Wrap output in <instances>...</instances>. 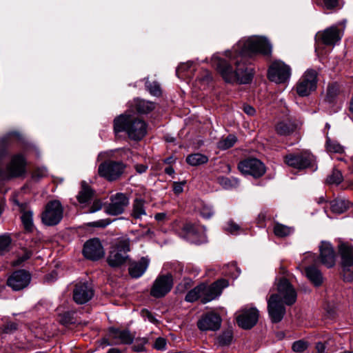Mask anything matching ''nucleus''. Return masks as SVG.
<instances>
[{
    "label": "nucleus",
    "instance_id": "obj_6",
    "mask_svg": "<svg viewBox=\"0 0 353 353\" xmlns=\"http://www.w3.org/2000/svg\"><path fill=\"white\" fill-rule=\"evenodd\" d=\"M63 209L58 200L49 201L41 214L42 222L48 226L57 225L63 218Z\"/></svg>",
    "mask_w": 353,
    "mask_h": 353
},
{
    "label": "nucleus",
    "instance_id": "obj_49",
    "mask_svg": "<svg viewBox=\"0 0 353 353\" xmlns=\"http://www.w3.org/2000/svg\"><path fill=\"white\" fill-rule=\"evenodd\" d=\"M48 174V170L46 168L41 167L37 168L33 172V177L34 179H40L46 176Z\"/></svg>",
    "mask_w": 353,
    "mask_h": 353
},
{
    "label": "nucleus",
    "instance_id": "obj_39",
    "mask_svg": "<svg viewBox=\"0 0 353 353\" xmlns=\"http://www.w3.org/2000/svg\"><path fill=\"white\" fill-rule=\"evenodd\" d=\"M325 146L328 152L342 153L343 152V146L336 141L331 140L330 138L327 139Z\"/></svg>",
    "mask_w": 353,
    "mask_h": 353
},
{
    "label": "nucleus",
    "instance_id": "obj_56",
    "mask_svg": "<svg viewBox=\"0 0 353 353\" xmlns=\"http://www.w3.org/2000/svg\"><path fill=\"white\" fill-rule=\"evenodd\" d=\"M242 109L243 111L248 116H254L256 113V110L248 104H243Z\"/></svg>",
    "mask_w": 353,
    "mask_h": 353
},
{
    "label": "nucleus",
    "instance_id": "obj_46",
    "mask_svg": "<svg viewBox=\"0 0 353 353\" xmlns=\"http://www.w3.org/2000/svg\"><path fill=\"white\" fill-rule=\"evenodd\" d=\"M18 328V324L13 321L6 322L3 327V331L6 334H11Z\"/></svg>",
    "mask_w": 353,
    "mask_h": 353
},
{
    "label": "nucleus",
    "instance_id": "obj_43",
    "mask_svg": "<svg viewBox=\"0 0 353 353\" xmlns=\"http://www.w3.org/2000/svg\"><path fill=\"white\" fill-rule=\"evenodd\" d=\"M308 347V342L304 340H299L292 343V350L296 353H303Z\"/></svg>",
    "mask_w": 353,
    "mask_h": 353
},
{
    "label": "nucleus",
    "instance_id": "obj_48",
    "mask_svg": "<svg viewBox=\"0 0 353 353\" xmlns=\"http://www.w3.org/2000/svg\"><path fill=\"white\" fill-rule=\"evenodd\" d=\"M214 214V210L210 205H203L201 210V215L205 219H210Z\"/></svg>",
    "mask_w": 353,
    "mask_h": 353
},
{
    "label": "nucleus",
    "instance_id": "obj_30",
    "mask_svg": "<svg viewBox=\"0 0 353 353\" xmlns=\"http://www.w3.org/2000/svg\"><path fill=\"white\" fill-rule=\"evenodd\" d=\"M305 274L308 279L316 286L323 283V276L321 271L315 266L311 265L305 268Z\"/></svg>",
    "mask_w": 353,
    "mask_h": 353
},
{
    "label": "nucleus",
    "instance_id": "obj_44",
    "mask_svg": "<svg viewBox=\"0 0 353 353\" xmlns=\"http://www.w3.org/2000/svg\"><path fill=\"white\" fill-rule=\"evenodd\" d=\"M11 243V238L8 235L0 236V254L8 252Z\"/></svg>",
    "mask_w": 353,
    "mask_h": 353
},
{
    "label": "nucleus",
    "instance_id": "obj_29",
    "mask_svg": "<svg viewBox=\"0 0 353 353\" xmlns=\"http://www.w3.org/2000/svg\"><path fill=\"white\" fill-rule=\"evenodd\" d=\"M94 191L84 181L81 183V190L77 196V199L80 203H86L91 200L94 196Z\"/></svg>",
    "mask_w": 353,
    "mask_h": 353
},
{
    "label": "nucleus",
    "instance_id": "obj_61",
    "mask_svg": "<svg viewBox=\"0 0 353 353\" xmlns=\"http://www.w3.org/2000/svg\"><path fill=\"white\" fill-rule=\"evenodd\" d=\"M192 64L190 63H181L176 69V73L179 72L180 71H184L189 68H190Z\"/></svg>",
    "mask_w": 353,
    "mask_h": 353
},
{
    "label": "nucleus",
    "instance_id": "obj_25",
    "mask_svg": "<svg viewBox=\"0 0 353 353\" xmlns=\"http://www.w3.org/2000/svg\"><path fill=\"white\" fill-rule=\"evenodd\" d=\"M129 108L132 112H137L141 114H146L154 110L156 105L154 102L142 99L136 98L128 103Z\"/></svg>",
    "mask_w": 353,
    "mask_h": 353
},
{
    "label": "nucleus",
    "instance_id": "obj_26",
    "mask_svg": "<svg viewBox=\"0 0 353 353\" xmlns=\"http://www.w3.org/2000/svg\"><path fill=\"white\" fill-rule=\"evenodd\" d=\"M108 334L110 339L114 340L115 344H131L134 339V336L128 330L111 327Z\"/></svg>",
    "mask_w": 353,
    "mask_h": 353
},
{
    "label": "nucleus",
    "instance_id": "obj_36",
    "mask_svg": "<svg viewBox=\"0 0 353 353\" xmlns=\"http://www.w3.org/2000/svg\"><path fill=\"white\" fill-rule=\"evenodd\" d=\"M22 214L21 219L22 223L26 230L30 231L33 227L32 212L30 210H25L21 208Z\"/></svg>",
    "mask_w": 353,
    "mask_h": 353
},
{
    "label": "nucleus",
    "instance_id": "obj_1",
    "mask_svg": "<svg viewBox=\"0 0 353 353\" xmlns=\"http://www.w3.org/2000/svg\"><path fill=\"white\" fill-rule=\"evenodd\" d=\"M230 63L219 59L216 68L223 79L228 83H248L252 81V74L248 71L243 59L254 54L270 56L272 53V45L265 38L251 37L239 41L233 48V52H229Z\"/></svg>",
    "mask_w": 353,
    "mask_h": 353
},
{
    "label": "nucleus",
    "instance_id": "obj_37",
    "mask_svg": "<svg viewBox=\"0 0 353 353\" xmlns=\"http://www.w3.org/2000/svg\"><path fill=\"white\" fill-rule=\"evenodd\" d=\"M236 141L237 139L234 135L230 134L218 142V148L223 150H227L232 147Z\"/></svg>",
    "mask_w": 353,
    "mask_h": 353
},
{
    "label": "nucleus",
    "instance_id": "obj_59",
    "mask_svg": "<svg viewBox=\"0 0 353 353\" xmlns=\"http://www.w3.org/2000/svg\"><path fill=\"white\" fill-rule=\"evenodd\" d=\"M315 348L317 353H323L326 347L325 345L322 342H318L316 343Z\"/></svg>",
    "mask_w": 353,
    "mask_h": 353
},
{
    "label": "nucleus",
    "instance_id": "obj_27",
    "mask_svg": "<svg viewBox=\"0 0 353 353\" xmlns=\"http://www.w3.org/2000/svg\"><path fill=\"white\" fill-rule=\"evenodd\" d=\"M150 261L146 257H142L138 261L132 262L130 264L128 271L131 277L138 279L141 277L146 271Z\"/></svg>",
    "mask_w": 353,
    "mask_h": 353
},
{
    "label": "nucleus",
    "instance_id": "obj_23",
    "mask_svg": "<svg viewBox=\"0 0 353 353\" xmlns=\"http://www.w3.org/2000/svg\"><path fill=\"white\" fill-rule=\"evenodd\" d=\"M319 259L321 263L328 268L335 265L336 255L334 250L329 242L322 241L319 245Z\"/></svg>",
    "mask_w": 353,
    "mask_h": 353
},
{
    "label": "nucleus",
    "instance_id": "obj_5",
    "mask_svg": "<svg viewBox=\"0 0 353 353\" xmlns=\"http://www.w3.org/2000/svg\"><path fill=\"white\" fill-rule=\"evenodd\" d=\"M285 162L289 166L299 170L311 168L314 171L317 169L316 159L314 156L308 151L286 155Z\"/></svg>",
    "mask_w": 353,
    "mask_h": 353
},
{
    "label": "nucleus",
    "instance_id": "obj_15",
    "mask_svg": "<svg viewBox=\"0 0 353 353\" xmlns=\"http://www.w3.org/2000/svg\"><path fill=\"white\" fill-rule=\"evenodd\" d=\"M343 31L336 26H332L319 31L316 35V39L325 46H333L341 41Z\"/></svg>",
    "mask_w": 353,
    "mask_h": 353
},
{
    "label": "nucleus",
    "instance_id": "obj_38",
    "mask_svg": "<svg viewBox=\"0 0 353 353\" xmlns=\"http://www.w3.org/2000/svg\"><path fill=\"white\" fill-rule=\"evenodd\" d=\"M232 339L233 334L232 330H227L223 332L222 334L219 336L217 339L218 343L221 346L229 345L232 343Z\"/></svg>",
    "mask_w": 353,
    "mask_h": 353
},
{
    "label": "nucleus",
    "instance_id": "obj_40",
    "mask_svg": "<svg viewBox=\"0 0 353 353\" xmlns=\"http://www.w3.org/2000/svg\"><path fill=\"white\" fill-rule=\"evenodd\" d=\"M343 181L341 172L338 170H334L331 174L326 179V183L330 185H339Z\"/></svg>",
    "mask_w": 353,
    "mask_h": 353
},
{
    "label": "nucleus",
    "instance_id": "obj_52",
    "mask_svg": "<svg viewBox=\"0 0 353 353\" xmlns=\"http://www.w3.org/2000/svg\"><path fill=\"white\" fill-rule=\"evenodd\" d=\"M141 316L145 319H148L150 322L152 323H156L157 322V320L155 319V317L152 315V314L146 309H143L141 312Z\"/></svg>",
    "mask_w": 353,
    "mask_h": 353
},
{
    "label": "nucleus",
    "instance_id": "obj_16",
    "mask_svg": "<svg viewBox=\"0 0 353 353\" xmlns=\"http://www.w3.org/2000/svg\"><path fill=\"white\" fill-rule=\"evenodd\" d=\"M259 312L256 307L242 309L236 317L238 325L244 330H250L258 322Z\"/></svg>",
    "mask_w": 353,
    "mask_h": 353
},
{
    "label": "nucleus",
    "instance_id": "obj_13",
    "mask_svg": "<svg viewBox=\"0 0 353 353\" xmlns=\"http://www.w3.org/2000/svg\"><path fill=\"white\" fill-rule=\"evenodd\" d=\"M272 295H276L278 300H281L288 305L294 304L296 300V292L294 288L289 281L285 278L280 279L279 281L277 293Z\"/></svg>",
    "mask_w": 353,
    "mask_h": 353
},
{
    "label": "nucleus",
    "instance_id": "obj_57",
    "mask_svg": "<svg viewBox=\"0 0 353 353\" xmlns=\"http://www.w3.org/2000/svg\"><path fill=\"white\" fill-rule=\"evenodd\" d=\"M184 185V183H176L174 182L173 185V191L174 193L179 194L181 193L183 190V186Z\"/></svg>",
    "mask_w": 353,
    "mask_h": 353
},
{
    "label": "nucleus",
    "instance_id": "obj_31",
    "mask_svg": "<svg viewBox=\"0 0 353 353\" xmlns=\"http://www.w3.org/2000/svg\"><path fill=\"white\" fill-rule=\"evenodd\" d=\"M296 129L295 123L291 120L279 121L275 126L277 134L282 136L289 135Z\"/></svg>",
    "mask_w": 353,
    "mask_h": 353
},
{
    "label": "nucleus",
    "instance_id": "obj_45",
    "mask_svg": "<svg viewBox=\"0 0 353 353\" xmlns=\"http://www.w3.org/2000/svg\"><path fill=\"white\" fill-rule=\"evenodd\" d=\"M318 3L325 9L332 10L337 7L339 1L338 0H320Z\"/></svg>",
    "mask_w": 353,
    "mask_h": 353
},
{
    "label": "nucleus",
    "instance_id": "obj_47",
    "mask_svg": "<svg viewBox=\"0 0 353 353\" xmlns=\"http://www.w3.org/2000/svg\"><path fill=\"white\" fill-rule=\"evenodd\" d=\"M225 230L232 234H236L241 228L240 226L233 221H230L227 223Z\"/></svg>",
    "mask_w": 353,
    "mask_h": 353
},
{
    "label": "nucleus",
    "instance_id": "obj_34",
    "mask_svg": "<svg viewBox=\"0 0 353 353\" xmlns=\"http://www.w3.org/2000/svg\"><path fill=\"white\" fill-rule=\"evenodd\" d=\"M208 157L201 153H194L189 154L186 157V162L191 166H199L207 163Z\"/></svg>",
    "mask_w": 353,
    "mask_h": 353
},
{
    "label": "nucleus",
    "instance_id": "obj_7",
    "mask_svg": "<svg viewBox=\"0 0 353 353\" xmlns=\"http://www.w3.org/2000/svg\"><path fill=\"white\" fill-rule=\"evenodd\" d=\"M125 164L121 161H105L99 165V175L109 181L117 180L123 173Z\"/></svg>",
    "mask_w": 353,
    "mask_h": 353
},
{
    "label": "nucleus",
    "instance_id": "obj_11",
    "mask_svg": "<svg viewBox=\"0 0 353 353\" xmlns=\"http://www.w3.org/2000/svg\"><path fill=\"white\" fill-rule=\"evenodd\" d=\"M341 266L345 273V279L350 281L353 279V247L346 243H342L339 249Z\"/></svg>",
    "mask_w": 353,
    "mask_h": 353
},
{
    "label": "nucleus",
    "instance_id": "obj_20",
    "mask_svg": "<svg viewBox=\"0 0 353 353\" xmlns=\"http://www.w3.org/2000/svg\"><path fill=\"white\" fill-rule=\"evenodd\" d=\"M83 254L86 259L97 261L104 256L105 252L99 239L94 238L84 243Z\"/></svg>",
    "mask_w": 353,
    "mask_h": 353
},
{
    "label": "nucleus",
    "instance_id": "obj_8",
    "mask_svg": "<svg viewBox=\"0 0 353 353\" xmlns=\"http://www.w3.org/2000/svg\"><path fill=\"white\" fill-rule=\"evenodd\" d=\"M317 72L314 69L307 70L296 85V90L300 97H307L314 91L317 84Z\"/></svg>",
    "mask_w": 353,
    "mask_h": 353
},
{
    "label": "nucleus",
    "instance_id": "obj_33",
    "mask_svg": "<svg viewBox=\"0 0 353 353\" xmlns=\"http://www.w3.org/2000/svg\"><path fill=\"white\" fill-rule=\"evenodd\" d=\"M340 92L339 85L336 83L329 84L325 97V101L328 103L336 101Z\"/></svg>",
    "mask_w": 353,
    "mask_h": 353
},
{
    "label": "nucleus",
    "instance_id": "obj_12",
    "mask_svg": "<svg viewBox=\"0 0 353 353\" xmlns=\"http://www.w3.org/2000/svg\"><path fill=\"white\" fill-rule=\"evenodd\" d=\"M290 68L281 61L273 62L268 69V79L276 83L285 82L290 77Z\"/></svg>",
    "mask_w": 353,
    "mask_h": 353
},
{
    "label": "nucleus",
    "instance_id": "obj_42",
    "mask_svg": "<svg viewBox=\"0 0 353 353\" xmlns=\"http://www.w3.org/2000/svg\"><path fill=\"white\" fill-rule=\"evenodd\" d=\"M145 87L150 93L153 96L159 97L161 94L160 85L156 81H146Z\"/></svg>",
    "mask_w": 353,
    "mask_h": 353
},
{
    "label": "nucleus",
    "instance_id": "obj_50",
    "mask_svg": "<svg viewBox=\"0 0 353 353\" xmlns=\"http://www.w3.org/2000/svg\"><path fill=\"white\" fill-rule=\"evenodd\" d=\"M110 223L109 219H101L88 223L89 226L94 228H105Z\"/></svg>",
    "mask_w": 353,
    "mask_h": 353
},
{
    "label": "nucleus",
    "instance_id": "obj_4",
    "mask_svg": "<svg viewBox=\"0 0 353 353\" xmlns=\"http://www.w3.org/2000/svg\"><path fill=\"white\" fill-rule=\"evenodd\" d=\"M130 240L128 239L118 241L110 249L107 257L108 264L113 268H121L128 260V252L130 248Z\"/></svg>",
    "mask_w": 353,
    "mask_h": 353
},
{
    "label": "nucleus",
    "instance_id": "obj_53",
    "mask_svg": "<svg viewBox=\"0 0 353 353\" xmlns=\"http://www.w3.org/2000/svg\"><path fill=\"white\" fill-rule=\"evenodd\" d=\"M165 346H166V341L165 339L161 338V337L157 338L154 344V348L157 350H159L165 349Z\"/></svg>",
    "mask_w": 353,
    "mask_h": 353
},
{
    "label": "nucleus",
    "instance_id": "obj_64",
    "mask_svg": "<svg viewBox=\"0 0 353 353\" xmlns=\"http://www.w3.org/2000/svg\"><path fill=\"white\" fill-rule=\"evenodd\" d=\"M165 172L168 175H172L174 173V170L172 167L168 166L165 168Z\"/></svg>",
    "mask_w": 353,
    "mask_h": 353
},
{
    "label": "nucleus",
    "instance_id": "obj_63",
    "mask_svg": "<svg viewBox=\"0 0 353 353\" xmlns=\"http://www.w3.org/2000/svg\"><path fill=\"white\" fill-rule=\"evenodd\" d=\"M166 214L164 212L157 213L155 214L154 218L158 221H163L166 218Z\"/></svg>",
    "mask_w": 353,
    "mask_h": 353
},
{
    "label": "nucleus",
    "instance_id": "obj_24",
    "mask_svg": "<svg viewBox=\"0 0 353 353\" xmlns=\"http://www.w3.org/2000/svg\"><path fill=\"white\" fill-rule=\"evenodd\" d=\"M26 159L22 154H17L12 157L10 163L7 167L9 176L17 177L22 175L26 172Z\"/></svg>",
    "mask_w": 353,
    "mask_h": 353
},
{
    "label": "nucleus",
    "instance_id": "obj_41",
    "mask_svg": "<svg viewBox=\"0 0 353 353\" xmlns=\"http://www.w3.org/2000/svg\"><path fill=\"white\" fill-rule=\"evenodd\" d=\"M219 183L225 189H230L239 185V181L235 179H229L228 177L221 176L218 179Z\"/></svg>",
    "mask_w": 353,
    "mask_h": 353
},
{
    "label": "nucleus",
    "instance_id": "obj_9",
    "mask_svg": "<svg viewBox=\"0 0 353 353\" xmlns=\"http://www.w3.org/2000/svg\"><path fill=\"white\" fill-rule=\"evenodd\" d=\"M129 203V197L125 194L116 193L110 197V203L105 205V212L112 216L121 214L128 206Z\"/></svg>",
    "mask_w": 353,
    "mask_h": 353
},
{
    "label": "nucleus",
    "instance_id": "obj_3",
    "mask_svg": "<svg viewBox=\"0 0 353 353\" xmlns=\"http://www.w3.org/2000/svg\"><path fill=\"white\" fill-rule=\"evenodd\" d=\"M228 285V281L225 279H219L210 285L201 283L187 293L185 301L193 303L200 299L202 303H207L219 296Z\"/></svg>",
    "mask_w": 353,
    "mask_h": 353
},
{
    "label": "nucleus",
    "instance_id": "obj_2",
    "mask_svg": "<svg viewBox=\"0 0 353 353\" xmlns=\"http://www.w3.org/2000/svg\"><path fill=\"white\" fill-rule=\"evenodd\" d=\"M113 129L116 134L125 132L130 139L140 141L147 134L148 124L143 119L128 111L114 118Z\"/></svg>",
    "mask_w": 353,
    "mask_h": 353
},
{
    "label": "nucleus",
    "instance_id": "obj_32",
    "mask_svg": "<svg viewBox=\"0 0 353 353\" xmlns=\"http://www.w3.org/2000/svg\"><path fill=\"white\" fill-rule=\"evenodd\" d=\"M350 206V203L345 199H337L330 202V208L334 213L342 214Z\"/></svg>",
    "mask_w": 353,
    "mask_h": 353
},
{
    "label": "nucleus",
    "instance_id": "obj_54",
    "mask_svg": "<svg viewBox=\"0 0 353 353\" xmlns=\"http://www.w3.org/2000/svg\"><path fill=\"white\" fill-rule=\"evenodd\" d=\"M31 256H32V252L31 251L26 250L24 252V253L21 256H19L18 258V259L17 260L15 264L16 265L21 264L23 261H25L28 260V259H30Z\"/></svg>",
    "mask_w": 353,
    "mask_h": 353
},
{
    "label": "nucleus",
    "instance_id": "obj_28",
    "mask_svg": "<svg viewBox=\"0 0 353 353\" xmlns=\"http://www.w3.org/2000/svg\"><path fill=\"white\" fill-rule=\"evenodd\" d=\"M146 201L140 196L136 195L132 205L130 215L134 219H141L143 216H146V208L145 206Z\"/></svg>",
    "mask_w": 353,
    "mask_h": 353
},
{
    "label": "nucleus",
    "instance_id": "obj_14",
    "mask_svg": "<svg viewBox=\"0 0 353 353\" xmlns=\"http://www.w3.org/2000/svg\"><path fill=\"white\" fill-rule=\"evenodd\" d=\"M238 168L244 174H248L259 178L265 172V165L259 159L255 158L246 159L241 161Z\"/></svg>",
    "mask_w": 353,
    "mask_h": 353
},
{
    "label": "nucleus",
    "instance_id": "obj_21",
    "mask_svg": "<svg viewBox=\"0 0 353 353\" xmlns=\"http://www.w3.org/2000/svg\"><path fill=\"white\" fill-rule=\"evenodd\" d=\"M94 295V290L87 282H77L73 290V299L77 304L88 302Z\"/></svg>",
    "mask_w": 353,
    "mask_h": 353
},
{
    "label": "nucleus",
    "instance_id": "obj_19",
    "mask_svg": "<svg viewBox=\"0 0 353 353\" xmlns=\"http://www.w3.org/2000/svg\"><path fill=\"white\" fill-rule=\"evenodd\" d=\"M285 303L277 299L276 295H271L268 300V311L272 323H276L283 319L285 314Z\"/></svg>",
    "mask_w": 353,
    "mask_h": 353
},
{
    "label": "nucleus",
    "instance_id": "obj_10",
    "mask_svg": "<svg viewBox=\"0 0 353 353\" xmlns=\"http://www.w3.org/2000/svg\"><path fill=\"white\" fill-rule=\"evenodd\" d=\"M173 286V277L171 274L159 275L154 281L150 290V295L154 298H161L170 292Z\"/></svg>",
    "mask_w": 353,
    "mask_h": 353
},
{
    "label": "nucleus",
    "instance_id": "obj_55",
    "mask_svg": "<svg viewBox=\"0 0 353 353\" xmlns=\"http://www.w3.org/2000/svg\"><path fill=\"white\" fill-rule=\"evenodd\" d=\"M102 208L101 202L99 200H96L93 202L92 205L88 210V213H94L99 210H101Z\"/></svg>",
    "mask_w": 353,
    "mask_h": 353
},
{
    "label": "nucleus",
    "instance_id": "obj_62",
    "mask_svg": "<svg viewBox=\"0 0 353 353\" xmlns=\"http://www.w3.org/2000/svg\"><path fill=\"white\" fill-rule=\"evenodd\" d=\"M190 285V280H189V279L184 280L183 283H180L178 285L177 290H180V288H188V287Z\"/></svg>",
    "mask_w": 353,
    "mask_h": 353
},
{
    "label": "nucleus",
    "instance_id": "obj_51",
    "mask_svg": "<svg viewBox=\"0 0 353 353\" xmlns=\"http://www.w3.org/2000/svg\"><path fill=\"white\" fill-rule=\"evenodd\" d=\"M60 323L65 325L73 323L72 314L69 312L64 313L60 318Z\"/></svg>",
    "mask_w": 353,
    "mask_h": 353
},
{
    "label": "nucleus",
    "instance_id": "obj_58",
    "mask_svg": "<svg viewBox=\"0 0 353 353\" xmlns=\"http://www.w3.org/2000/svg\"><path fill=\"white\" fill-rule=\"evenodd\" d=\"M7 153V145L4 140L0 141V158L4 157Z\"/></svg>",
    "mask_w": 353,
    "mask_h": 353
},
{
    "label": "nucleus",
    "instance_id": "obj_18",
    "mask_svg": "<svg viewBox=\"0 0 353 353\" xmlns=\"http://www.w3.org/2000/svg\"><path fill=\"white\" fill-rule=\"evenodd\" d=\"M31 281L30 274L20 270L12 272L7 280V285L14 291H19L26 288Z\"/></svg>",
    "mask_w": 353,
    "mask_h": 353
},
{
    "label": "nucleus",
    "instance_id": "obj_60",
    "mask_svg": "<svg viewBox=\"0 0 353 353\" xmlns=\"http://www.w3.org/2000/svg\"><path fill=\"white\" fill-rule=\"evenodd\" d=\"M135 169L137 172L142 174V173H144L147 170L148 166L145 165L143 164H137L135 166Z\"/></svg>",
    "mask_w": 353,
    "mask_h": 353
},
{
    "label": "nucleus",
    "instance_id": "obj_22",
    "mask_svg": "<svg viewBox=\"0 0 353 353\" xmlns=\"http://www.w3.org/2000/svg\"><path fill=\"white\" fill-rule=\"evenodd\" d=\"M221 324L220 316L214 312L204 314L197 322V326L201 331L217 330L220 328Z\"/></svg>",
    "mask_w": 353,
    "mask_h": 353
},
{
    "label": "nucleus",
    "instance_id": "obj_35",
    "mask_svg": "<svg viewBox=\"0 0 353 353\" xmlns=\"http://www.w3.org/2000/svg\"><path fill=\"white\" fill-rule=\"evenodd\" d=\"M273 231L276 236L283 238L292 234L294 229L292 227H289L279 223H275Z\"/></svg>",
    "mask_w": 353,
    "mask_h": 353
},
{
    "label": "nucleus",
    "instance_id": "obj_17",
    "mask_svg": "<svg viewBox=\"0 0 353 353\" xmlns=\"http://www.w3.org/2000/svg\"><path fill=\"white\" fill-rule=\"evenodd\" d=\"M185 237L190 239L195 244H201L207 242L205 228L191 223H187L182 228Z\"/></svg>",
    "mask_w": 353,
    "mask_h": 353
}]
</instances>
